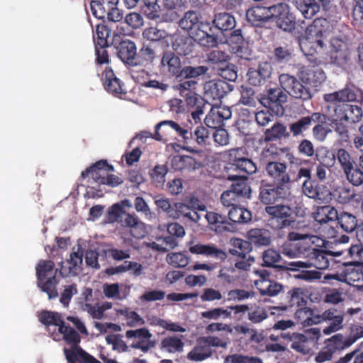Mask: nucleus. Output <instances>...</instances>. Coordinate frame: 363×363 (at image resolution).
<instances>
[{"mask_svg": "<svg viewBox=\"0 0 363 363\" xmlns=\"http://www.w3.org/2000/svg\"><path fill=\"white\" fill-rule=\"evenodd\" d=\"M267 175L276 186H284L290 182V177L286 172V166L277 162H268L265 167Z\"/></svg>", "mask_w": 363, "mask_h": 363, "instance_id": "6ab92c4d", "label": "nucleus"}, {"mask_svg": "<svg viewBox=\"0 0 363 363\" xmlns=\"http://www.w3.org/2000/svg\"><path fill=\"white\" fill-rule=\"evenodd\" d=\"M167 169L164 165H157L151 174L153 182L157 186H162L165 182Z\"/></svg>", "mask_w": 363, "mask_h": 363, "instance_id": "338daca9", "label": "nucleus"}, {"mask_svg": "<svg viewBox=\"0 0 363 363\" xmlns=\"http://www.w3.org/2000/svg\"><path fill=\"white\" fill-rule=\"evenodd\" d=\"M358 94L361 95L358 89L345 88L324 95V100L330 104L329 111L335 113V121H344L347 123L353 124L362 120V108L356 105L345 104L356 101Z\"/></svg>", "mask_w": 363, "mask_h": 363, "instance_id": "f257e3e1", "label": "nucleus"}, {"mask_svg": "<svg viewBox=\"0 0 363 363\" xmlns=\"http://www.w3.org/2000/svg\"><path fill=\"white\" fill-rule=\"evenodd\" d=\"M299 78L306 85L316 87L325 80L323 69L315 67H303L299 72Z\"/></svg>", "mask_w": 363, "mask_h": 363, "instance_id": "4be33fe9", "label": "nucleus"}, {"mask_svg": "<svg viewBox=\"0 0 363 363\" xmlns=\"http://www.w3.org/2000/svg\"><path fill=\"white\" fill-rule=\"evenodd\" d=\"M336 220L345 231L350 233L357 227V219L355 216L350 213L342 212L340 215L337 213Z\"/></svg>", "mask_w": 363, "mask_h": 363, "instance_id": "79ce46f5", "label": "nucleus"}, {"mask_svg": "<svg viewBox=\"0 0 363 363\" xmlns=\"http://www.w3.org/2000/svg\"><path fill=\"white\" fill-rule=\"evenodd\" d=\"M320 20L314 21L313 23L306 30L305 35L300 39L299 45L306 55L315 54H326L327 38L325 33L318 27Z\"/></svg>", "mask_w": 363, "mask_h": 363, "instance_id": "20e7f679", "label": "nucleus"}, {"mask_svg": "<svg viewBox=\"0 0 363 363\" xmlns=\"http://www.w3.org/2000/svg\"><path fill=\"white\" fill-rule=\"evenodd\" d=\"M201 337L203 339V342H205L209 349H212V347L226 349L230 342L229 338L228 337L221 338L215 335H209Z\"/></svg>", "mask_w": 363, "mask_h": 363, "instance_id": "bf43d9fd", "label": "nucleus"}, {"mask_svg": "<svg viewBox=\"0 0 363 363\" xmlns=\"http://www.w3.org/2000/svg\"><path fill=\"white\" fill-rule=\"evenodd\" d=\"M172 48L181 55H187L191 51V40L186 37H177L172 43Z\"/></svg>", "mask_w": 363, "mask_h": 363, "instance_id": "3c124183", "label": "nucleus"}, {"mask_svg": "<svg viewBox=\"0 0 363 363\" xmlns=\"http://www.w3.org/2000/svg\"><path fill=\"white\" fill-rule=\"evenodd\" d=\"M224 83L223 82L209 81L204 85V92L206 97L212 99H220L223 96Z\"/></svg>", "mask_w": 363, "mask_h": 363, "instance_id": "ea45409f", "label": "nucleus"}, {"mask_svg": "<svg viewBox=\"0 0 363 363\" xmlns=\"http://www.w3.org/2000/svg\"><path fill=\"white\" fill-rule=\"evenodd\" d=\"M281 259L279 251L272 248L264 250L262 253L263 265L268 267H278L277 264ZM280 267V266H279Z\"/></svg>", "mask_w": 363, "mask_h": 363, "instance_id": "603ef678", "label": "nucleus"}, {"mask_svg": "<svg viewBox=\"0 0 363 363\" xmlns=\"http://www.w3.org/2000/svg\"><path fill=\"white\" fill-rule=\"evenodd\" d=\"M310 245L322 247L324 240L316 235L291 233L288 235V240L281 246V252L290 259H305Z\"/></svg>", "mask_w": 363, "mask_h": 363, "instance_id": "7ed1b4c3", "label": "nucleus"}, {"mask_svg": "<svg viewBox=\"0 0 363 363\" xmlns=\"http://www.w3.org/2000/svg\"><path fill=\"white\" fill-rule=\"evenodd\" d=\"M330 55L333 63L343 66L349 59L347 43L339 38H333L330 42Z\"/></svg>", "mask_w": 363, "mask_h": 363, "instance_id": "f3484780", "label": "nucleus"}, {"mask_svg": "<svg viewBox=\"0 0 363 363\" xmlns=\"http://www.w3.org/2000/svg\"><path fill=\"white\" fill-rule=\"evenodd\" d=\"M272 6H256L248 9L246 12V18L254 26H258L261 22L265 21L272 16Z\"/></svg>", "mask_w": 363, "mask_h": 363, "instance_id": "bb28decb", "label": "nucleus"}, {"mask_svg": "<svg viewBox=\"0 0 363 363\" xmlns=\"http://www.w3.org/2000/svg\"><path fill=\"white\" fill-rule=\"evenodd\" d=\"M201 317L208 320L227 319L231 317V312L223 308H214L201 313Z\"/></svg>", "mask_w": 363, "mask_h": 363, "instance_id": "c03bdc74", "label": "nucleus"}, {"mask_svg": "<svg viewBox=\"0 0 363 363\" xmlns=\"http://www.w3.org/2000/svg\"><path fill=\"white\" fill-rule=\"evenodd\" d=\"M272 18L276 19L277 26L284 31H291L295 28V18L286 4L274 5Z\"/></svg>", "mask_w": 363, "mask_h": 363, "instance_id": "ddd939ff", "label": "nucleus"}, {"mask_svg": "<svg viewBox=\"0 0 363 363\" xmlns=\"http://www.w3.org/2000/svg\"><path fill=\"white\" fill-rule=\"evenodd\" d=\"M127 35L125 30L123 27L117 26L113 33V40L120 43L119 56L123 61L133 60L136 54V46L130 40L121 41V35Z\"/></svg>", "mask_w": 363, "mask_h": 363, "instance_id": "dca6fc26", "label": "nucleus"}, {"mask_svg": "<svg viewBox=\"0 0 363 363\" xmlns=\"http://www.w3.org/2000/svg\"><path fill=\"white\" fill-rule=\"evenodd\" d=\"M160 348L163 352L175 354L184 351V342L177 335L167 336L161 341Z\"/></svg>", "mask_w": 363, "mask_h": 363, "instance_id": "2f4dec72", "label": "nucleus"}, {"mask_svg": "<svg viewBox=\"0 0 363 363\" xmlns=\"http://www.w3.org/2000/svg\"><path fill=\"white\" fill-rule=\"evenodd\" d=\"M335 196L337 201L341 204L349 203L352 201H359L354 189L350 186H338L335 191Z\"/></svg>", "mask_w": 363, "mask_h": 363, "instance_id": "c9c22d12", "label": "nucleus"}, {"mask_svg": "<svg viewBox=\"0 0 363 363\" xmlns=\"http://www.w3.org/2000/svg\"><path fill=\"white\" fill-rule=\"evenodd\" d=\"M167 262L177 268H184L189 263V258L182 252L169 253L166 257Z\"/></svg>", "mask_w": 363, "mask_h": 363, "instance_id": "864d4df0", "label": "nucleus"}, {"mask_svg": "<svg viewBox=\"0 0 363 363\" xmlns=\"http://www.w3.org/2000/svg\"><path fill=\"white\" fill-rule=\"evenodd\" d=\"M326 344L333 352L336 350H344L351 346V345H348L347 337H345L342 334H336L328 339Z\"/></svg>", "mask_w": 363, "mask_h": 363, "instance_id": "5fc2aeb1", "label": "nucleus"}, {"mask_svg": "<svg viewBox=\"0 0 363 363\" xmlns=\"http://www.w3.org/2000/svg\"><path fill=\"white\" fill-rule=\"evenodd\" d=\"M259 279L255 281V284L262 295L274 296L281 290V285L268 279L269 273L266 270L256 271Z\"/></svg>", "mask_w": 363, "mask_h": 363, "instance_id": "412c9836", "label": "nucleus"}, {"mask_svg": "<svg viewBox=\"0 0 363 363\" xmlns=\"http://www.w3.org/2000/svg\"><path fill=\"white\" fill-rule=\"evenodd\" d=\"M337 160L347 180L353 186L363 184V170L356 164L354 158L344 148L335 150V160Z\"/></svg>", "mask_w": 363, "mask_h": 363, "instance_id": "0eeeda50", "label": "nucleus"}, {"mask_svg": "<svg viewBox=\"0 0 363 363\" xmlns=\"http://www.w3.org/2000/svg\"><path fill=\"white\" fill-rule=\"evenodd\" d=\"M228 301H242L255 296L252 291L235 289L228 291Z\"/></svg>", "mask_w": 363, "mask_h": 363, "instance_id": "680f3d73", "label": "nucleus"}, {"mask_svg": "<svg viewBox=\"0 0 363 363\" xmlns=\"http://www.w3.org/2000/svg\"><path fill=\"white\" fill-rule=\"evenodd\" d=\"M58 330L67 343L74 345L69 350L65 349V354L68 362L101 363L77 345L80 341V337L74 329L65 326L64 323L58 328Z\"/></svg>", "mask_w": 363, "mask_h": 363, "instance_id": "39448f33", "label": "nucleus"}, {"mask_svg": "<svg viewBox=\"0 0 363 363\" xmlns=\"http://www.w3.org/2000/svg\"><path fill=\"white\" fill-rule=\"evenodd\" d=\"M166 126H169L172 129L174 130L179 134V135L183 138V139L186 142L190 139V138L188 135V130L186 129L182 128L177 123L173 121H163L157 123L155 125V135H152L151 133L150 132L143 131L138 134L135 138L143 140V139L153 138L157 140H164L166 130H162V133H160V130L162 128H165Z\"/></svg>", "mask_w": 363, "mask_h": 363, "instance_id": "f8f14e48", "label": "nucleus"}, {"mask_svg": "<svg viewBox=\"0 0 363 363\" xmlns=\"http://www.w3.org/2000/svg\"><path fill=\"white\" fill-rule=\"evenodd\" d=\"M213 23L220 30H228L235 28V18L228 13H219L215 15Z\"/></svg>", "mask_w": 363, "mask_h": 363, "instance_id": "58836bf2", "label": "nucleus"}, {"mask_svg": "<svg viewBox=\"0 0 363 363\" xmlns=\"http://www.w3.org/2000/svg\"><path fill=\"white\" fill-rule=\"evenodd\" d=\"M265 211L273 219H276L279 223L278 227L280 228L289 226L292 222L289 219L292 214V210L288 206L277 205L267 206Z\"/></svg>", "mask_w": 363, "mask_h": 363, "instance_id": "5701e85b", "label": "nucleus"}, {"mask_svg": "<svg viewBox=\"0 0 363 363\" xmlns=\"http://www.w3.org/2000/svg\"><path fill=\"white\" fill-rule=\"evenodd\" d=\"M313 218L320 224L335 221L337 218V211L330 206H321L314 213Z\"/></svg>", "mask_w": 363, "mask_h": 363, "instance_id": "f704fd0d", "label": "nucleus"}, {"mask_svg": "<svg viewBox=\"0 0 363 363\" xmlns=\"http://www.w3.org/2000/svg\"><path fill=\"white\" fill-rule=\"evenodd\" d=\"M113 171L112 166L108 165L106 161L101 160L90 168L83 171L82 177H86L90 175L92 179L99 184H106L115 187L121 184L123 181L119 177L111 174Z\"/></svg>", "mask_w": 363, "mask_h": 363, "instance_id": "6e6552de", "label": "nucleus"}, {"mask_svg": "<svg viewBox=\"0 0 363 363\" xmlns=\"http://www.w3.org/2000/svg\"><path fill=\"white\" fill-rule=\"evenodd\" d=\"M228 216L235 223H247L252 218L250 211L241 207H233L229 211Z\"/></svg>", "mask_w": 363, "mask_h": 363, "instance_id": "49530a36", "label": "nucleus"}, {"mask_svg": "<svg viewBox=\"0 0 363 363\" xmlns=\"http://www.w3.org/2000/svg\"><path fill=\"white\" fill-rule=\"evenodd\" d=\"M212 355L213 350L206 346L202 337H199L196 340V345L188 352L186 358L191 362H199L210 358Z\"/></svg>", "mask_w": 363, "mask_h": 363, "instance_id": "a878e982", "label": "nucleus"}, {"mask_svg": "<svg viewBox=\"0 0 363 363\" xmlns=\"http://www.w3.org/2000/svg\"><path fill=\"white\" fill-rule=\"evenodd\" d=\"M290 340L292 349L302 354L309 352L308 338L306 335L301 333H293L290 337Z\"/></svg>", "mask_w": 363, "mask_h": 363, "instance_id": "a19ab883", "label": "nucleus"}, {"mask_svg": "<svg viewBox=\"0 0 363 363\" xmlns=\"http://www.w3.org/2000/svg\"><path fill=\"white\" fill-rule=\"evenodd\" d=\"M352 17L353 24L356 26H363V1H355Z\"/></svg>", "mask_w": 363, "mask_h": 363, "instance_id": "774afa93", "label": "nucleus"}, {"mask_svg": "<svg viewBox=\"0 0 363 363\" xmlns=\"http://www.w3.org/2000/svg\"><path fill=\"white\" fill-rule=\"evenodd\" d=\"M232 112L225 106H213L206 116L205 123L211 128H216L223 125V121L231 118Z\"/></svg>", "mask_w": 363, "mask_h": 363, "instance_id": "aec40b11", "label": "nucleus"}, {"mask_svg": "<svg viewBox=\"0 0 363 363\" xmlns=\"http://www.w3.org/2000/svg\"><path fill=\"white\" fill-rule=\"evenodd\" d=\"M102 291L104 296L108 298L114 300H123L125 296H121L120 292V286L117 283L104 284L102 286Z\"/></svg>", "mask_w": 363, "mask_h": 363, "instance_id": "052dcab7", "label": "nucleus"}, {"mask_svg": "<svg viewBox=\"0 0 363 363\" xmlns=\"http://www.w3.org/2000/svg\"><path fill=\"white\" fill-rule=\"evenodd\" d=\"M315 157L320 164L327 167H331L335 163V151L333 152L325 147H321L317 150Z\"/></svg>", "mask_w": 363, "mask_h": 363, "instance_id": "37998d69", "label": "nucleus"}, {"mask_svg": "<svg viewBox=\"0 0 363 363\" xmlns=\"http://www.w3.org/2000/svg\"><path fill=\"white\" fill-rule=\"evenodd\" d=\"M124 21L125 23L133 29H139L144 26L143 16L138 12H130L128 13Z\"/></svg>", "mask_w": 363, "mask_h": 363, "instance_id": "69168bd1", "label": "nucleus"}, {"mask_svg": "<svg viewBox=\"0 0 363 363\" xmlns=\"http://www.w3.org/2000/svg\"><path fill=\"white\" fill-rule=\"evenodd\" d=\"M104 87L107 91L118 97H121L125 93L119 79L115 76L113 70L106 67L104 72Z\"/></svg>", "mask_w": 363, "mask_h": 363, "instance_id": "c756f323", "label": "nucleus"}, {"mask_svg": "<svg viewBox=\"0 0 363 363\" xmlns=\"http://www.w3.org/2000/svg\"><path fill=\"white\" fill-rule=\"evenodd\" d=\"M143 3V12L145 16L150 20H157L160 16V6L157 0H141Z\"/></svg>", "mask_w": 363, "mask_h": 363, "instance_id": "a18cd8bd", "label": "nucleus"}, {"mask_svg": "<svg viewBox=\"0 0 363 363\" xmlns=\"http://www.w3.org/2000/svg\"><path fill=\"white\" fill-rule=\"evenodd\" d=\"M227 179L233 182L231 185L232 190L238 197L239 196L250 198L251 189L248 185L245 176L228 175Z\"/></svg>", "mask_w": 363, "mask_h": 363, "instance_id": "473e14b6", "label": "nucleus"}, {"mask_svg": "<svg viewBox=\"0 0 363 363\" xmlns=\"http://www.w3.org/2000/svg\"><path fill=\"white\" fill-rule=\"evenodd\" d=\"M282 186L276 187L271 185H263L260 187L259 199L265 204H271L284 197Z\"/></svg>", "mask_w": 363, "mask_h": 363, "instance_id": "c85d7f7f", "label": "nucleus"}, {"mask_svg": "<svg viewBox=\"0 0 363 363\" xmlns=\"http://www.w3.org/2000/svg\"><path fill=\"white\" fill-rule=\"evenodd\" d=\"M155 203L158 208L166 213L168 217L172 219H178L177 209L175 208V204L172 206L169 199L157 196L155 198Z\"/></svg>", "mask_w": 363, "mask_h": 363, "instance_id": "09e8293b", "label": "nucleus"}, {"mask_svg": "<svg viewBox=\"0 0 363 363\" xmlns=\"http://www.w3.org/2000/svg\"><path fill=\"white\" fill-rule=\"evenodd\" d=\"M248 239L257 245L267 246L271 242L270 234L263 229H252L247 233Z\"/></svg>", "mask_w": 363, "mask_h": 363, "instance_id": "e433bc0d", "label": "nucleus"}, {"mask_svg": "<svg viewBox=\"0 0 363 363\" xmlns=\"http://www.w3.org/2000/svg\"><path fill=\"white\" fill-rule=\"evenodd\" d=\"M40 320L45 325H53L55 326H58V328L64 324V322L59 313L50 311L43 312L40 316Z\"/></svg>", "mask_w": 363, "mask_h": 363, "instance_id": "e2e57ef3", "label": "nucleus"}, {"mask_svg": "<svg viewBox=\"0 0 363 363\" xmlns=\"http://www.w3.org/2000/svg\"><path fill=\"white\" fill-rule=\"evenodd\" d=\"M310 245L308 255L305 261H295L289 262L286 269L288 271H296L297 268L308 269L314 267L318 269H326L330 265L331 255L328 251L317 249Z\"/></svg>", "mask_w": 363, "mask_h": 363, "instance_id": "423d86ee", "label": "nucleus"}, {"mask_svg": "<svg viewBox=\"0 0 363 363\" xmlns=\"http://www.w3.org/2000/svg\"><path fill=\"white\" fill-rule=\"evenodd\" d=\"M287 135L286 128L283 124L277 123L267 129L264 132V140L267 141H272L281 139Z\"/></svg>", "mask_w": 363, "mask_h": 363, "instance_id": "de8ad7c7", "label": "nucleus"}, {"mask_svg": "<svg viewBox=\"0 0 363 363\" xmlns=\"http://www.w3.org/2000/svg\"><path fill=\"white\" fill-rule=\"evenodd\" d=\"M295 318L303 327L318 324V320L315 319L316 315L313 313V311L306 307L297 310L295 313Z\"/></svg>", "mask_w": 363, "mask_h": 363, "instance_id": "4c0bfd02", "label": "nucleus"}, {"mask_svg": "<svg viewBox=\"0 0 363 363\" xmlns=\"http://www.w3.org/2000/svg\"><path fill=\"white\" fill-rule=\"evenodd\" d=\"M178 218L182 216L194 223H199L206 212V206L194 197L186 199L184 202L175 203Z\"/></svg>", "mask_w": 363, "mask_h": 363, "instance_id": "9d476101", "label": "nucleus"}, {"mask_svg": "<svg viewBox=\"0 0 363 363\" xmlns=\"http://www.w3.org/2000/svg\"><path fill=\"white\" fill-rule=\"evenodd\" d=\"M180 27L190 31V36L201 45L213 48L217 45L218 38L209 32L211 30L208 23L201 22L199 14L194 11H188L179 21Z\"/></svg>", "mask_w": 363, "mask_h": 363, "instance_id": "f03ea898", "label": "nucleus"}, {"mask_svg": "<svg viewBox=\"0 0 363 363\" xmlns=\"http://www.w3.org/2000/svg\"><path fill=\"white\" fill-rule=\"evenodd\" d=\"M208 70V68L206 66H186L182 69L178 79L182 81L183 79L196 78L199 76L205 74Z\"/></svg>", "mask_w": 363, "mask_h": 363, "instance_id": "8fccbe9b", "label": "nucleus"}, {"mask_svg": "<svg viewBox=\"0 0 363 363\" xmlns=\"http://www.w3.org/2000/svg\"><path fill=\"white\" fill-rule=\"evenodd\" d=\"M330 120L332 125L335 128V132L338 134L342 141H347L349 138V133L347 126L345 125L344 121H335V113L330 111L329 113Z\"/></svg>", "mask_w": 363, "mask_h": 363, "instance_id": "0e129e2a", "label": "nucleus"}, {"mask_svg": "<svg viewBox=\"0 0 363 363\" xmlns=\"http://www.w3.org/2000/svg\"><path fill=\"white\" fill-rule=\"evenodd\" d=\"M297 268V274L294 275V278L297 280H302L308 283H313L321 278V273L317 270L303 269L299 270Z\"/></svg>", "mask_w": 363, "mask_h": 363, "instance_id": "6e6d98bb", "label": "nucleus"}, {"mask_svg": "<svg viewBox=\"0 0 363 363\" xmlns=\"http://www.w3.org/2000/svg\"><path fill=\"white\" fill-rule=\"evenodd\" d=\"M115 311L116 314L121 316L129 327L135 328L143 325L145 323V320L139 314L129 308L121 307L116 308Z\"/></svg>", "mask_w": 363, "mask_h": 363, "instance_id": "7c9ffc66", "label": "nucleus"}, {"mask_svg": "<svg viewBox=\"0 0 363 363\" xmlns=\"http://www.w3.org/2000/svg\"><path fill=\"white\" fill-rule=\"evenodd\" d=\"M224 363H262V361L257 357L232 354L225 357Z\"/></svg>", "mask_w": 363, "mask_h": 363, "instance_id": "4d7b16f0", "label": "nucleus"}, {"mask_svg": "<svg viewBox=\"0 0 363 363\" xmlns=\"http://www.w3.org/2000/svg\"><path fill=\"white\" fill-rule=\"evenodd\" d=\"M168 33L165 30L157 27L147 28L143 32V38L150 41L163 40L165 39Z\"/></svg>", "mask_w": 363, "mask_h": 363, "instance_id": "13d9d810", "label": "nucleus"}, {"mask_svg": "<svg viewBox=\"0 0 363 363\" xmlns=\"http://www.w3.org/2000/svg\"><path fill=\"white\" fill-rule=\"evenodd\" d=\"M160 67L164 72L176 76L177 79L182 69L180 58L172 52H166L163 54Z\"/></svg>", "mask_w": 363, "mask_h": 363, "instance_id": "393cba45", "label": "nucleus"}, {"mask_svg": "<svg viewBox=\"0 0 363 363\" xmlns=\"http://www.w3.org/2000/svg\"><path fill=\"white\" fill-rule=\"evenodd\" d=\"M128 338H135L136 342L131 345L133 348L141 350L146 352L155 346V342L151 340L152 334L147 328H140L137 330H130L125 333Z\"/></svg>", "mask_w": 363, "mask_h": 363, "instance_id": "2eb2a0df", "label": "nucleus"}, {"mask_svg": "<svg viewBox=\"0 0 363 363\" xmlns=\"http://www.w3.org/2000/svg\"><path fill=\"white\" fill-rule=\"evenodd\" d=\"M293 2L305 18H312L320 11V4L314 0H294Z\"/></svg>", "mask_w": 363, "mask_h": 363, "instance_id": "72a5a7b5", "label": "nucleus"}, {"mask_svg": "<svg viewBox=\"0 0 363 363\" xmlns=\"http://www.w3.org/2000/svg\"><path fill=\"white\" fill-rule=\"evenodd\" d=\"M118 223L130 228L131 234L136 238H142L147 234L145 225L133 214L125 212Z\"/></svg>", "mask_w": 363, "mask_h": 363, "instance_id": "b1692460", "label": "nucleus"}, {"mask_svg": "<svg viewBox=\"0 0 363 363\" xmlns=\"http://www.w3.org/2000/svg\"><path fill=\"white\" fill-rule=\"evenodd\" d=\"M228 42L229 43L236 44L235 46H232V50L237 57L244 60L250 59L252 55L251 51L244 42L240 30H237L234 31L233 33L231 34Z\"/></svg>", "mask_w": 363, "mask_h": 363, "instance_id": "cd10ccee", "label": "nucleus"}, {"mask_svg": "<svg viewBox=\"0 0 363 363\" xmlns=\"http://www.w3.org/2000/svg\"><path fill=\"white\" fill-rule=\"evenodd\" d=\"M315 319L318 320V324L324 321L330 322V325L323 330L325 335H329L343 328L344 315L335 309L326 310L322 314L316 315Z\"/></svg>", "mask_w": 363, "mask_h": 363, "instance_id": "4468645a", "label": "nucleus"}, {"mask_svg": "<svg viewBox=\"0 0 363 363\" xmlns=\"http://www.w3.org/2000/svg\"><path fill=\"white\" fill-rule=\"evenodd\" d=\"M281 86L291 96L303 100L310 99L312 96L307 85H303L296 77L288 74L279 76Z\"/></svg>", "mask_w": 363, "mask_h": 363, "instance_id": "9b49d317", "label": "nucleus"}, {"mask_svg": "<svg viewBox=\"0 0 363 363\" xmlns=\"http://www.w3.org/2000/svg\"><path fill=\"white\" fill-rule=\"evenodd\" d=\"M52 262L40 261L37 267L36 273L38 278V286L40 289L47 293L48 298H52L57 296L56 291V272L53 269Z\"/></svg>", "mask_w": 363, "mask_h": 363, "instance_id": "1a4fd4ad", "label": "nucleus"}, {"mask_svg": "<svg viewBox=\"0 0 363 363\" xmlns=\"http://www.w3.org/2000/svg\"><path fill=\"white\" fill-rule=\"evenodd\" d=\"M188 245L189 251L194 255L211 257L220 260H224L227 257V254L225 251L218 248L213 244L204 245L191 241Z\"/></svg>", "mask_w": 363, "mask_h": 363, "instance_id": "a211bd4d", "label": "nucleus"}]
</instances>
